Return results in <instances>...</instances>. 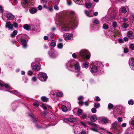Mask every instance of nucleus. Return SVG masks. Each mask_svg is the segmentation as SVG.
<instances>
[{
    "label": "nucleus",
    "instance_id": "1",
    "mask_svg": "<svg viewBox=\"0 0 134 134\" xmlns=\"http://www.w3.org/2000/svg\"><path fill=\"white\" fill-rule=\"evenodd\" d=\"M75 22L73 21V19L71 21L62 20L59 23V25L61 27V31L65 32V31H68L70 28V26H72Z\"/></svg>",
    "mask_w": 134,
    "mask_h": 134
},
{
    "label": "nucleus",
    "instance_id": "2",
    "mask_svg": "<svg viewBox=\"0 0 134 134\" xmlns=\"http://www.w3.org/2000/svg\"><path fill=\"white\" fill-rule=\"evenodd\" d=\"M75 65V69L76 70L79 71L80 66L78 63H76L75 61L74 60H70L66 64L67 68L69 70L73 68Z\"/></svg>",
    "mask_w": 134,
    "mask_h": 134
},
{
    "label": "nucleus",
    "instance_id": "3",
    "mask_svg": "<svg viewBox=\"0 0 134 134\" xmlns=\"http://www.w3.org/2000/svg\"><path fill=\"white\" fill-rule=\"evenodd\" d=\"M38 76L39 79L42 81H46L47 79L46 74L44 73L40 72L38 74Z\"/></svg>",
    "mask_w": 134,
    "mask_h": 134
},
{
    "label": "nucleus",
    "instance_id": "4",
    "mask_svg": "<svg viewBox=\"0 0 134 134\" xmlns=\"http://www.w3.org/2000/svg\"><path fill=\"white\" fill-rule=\"evenodd\" d=\"M88 52L85 50H82L79 53L80 55L82 57H86L87 59L90 58V55L88 54Z\"/></svg>",
    "mask_w": 134,
    "mask_h": 134
},
{
    "label": "nucleus",
    "instance_id": "5",
    "mask_svg": "<svg viewBox=\"0 0 134 134\" xmlns=\"http://www.w3.org/2000/svg\"><path fill=\"white\" fill-rule=\"evenodd\" d=\"M32 121L34 123H36V124L35 125V127L38 129H40L42 128L43 127L41 125L39 124V121L38 120V119L36 118H33L32 119Z\"/></svg>",
    "mask_w": 134,
    "mask_h": 134
},
{
    "label": "nucleus",
    "instance_id": "6",
    "mask_svg": "<svg viewBox=\"0 0 134 134\" xmlns=\"http://www.w3.org/2000/svg\"><path fill=\"white\" fill-rule=\"evenodd\" d=\"M32 69L36 71H38L40 69V66L38 65L35 64V63H32L31 64Z\"/></svg>",
    "mask_w": 134,
    "mask_h": 134
},
{
    "label": "nucleus",
    "instance_id": "7",
    "mask_svg": "<svg viewBox=\"0 0 134 134\" xmlns=\"http://www.w3.org/2000/svg\"><path fill=\"white\" fill-rule=\"evenodd\" d=\"M63 120L65 122H66L68 121L70 122H72L75 121L76 120L75 118H64L63 119Z\"/></svg>",
    "mask_w": 134,
    "mask_h": 134
},
{
    "label": "nucleus",
    "instance_id": "8",
    "mask_svg": "<svg viewBox=\"0 0 134 134\" xmlns=\"http://www.w3.org/2000/svg\"><path fill=\"white\" fill-rule=\"evenodd\" d=\"M129 64L130 68L134 70V59L133 58H131L129 59Z\"/></svg>",
    "mask_w": 134,
    "mask_h": 134
},
{
    "label": "nucleus",
    "instance_id": "9",
    "mask_svg": "<svg viewBox=\"0 0 134 134\" xmlns=\"http://www.w3.org/2000/svg\"><path fill=\"white\" fill-rule=\"evenodd\" d=\"M7 17V18L10 20H13L14 18V16L11 13H6Z\"/></svg>",
    "mask_w": 134,
    "mask_h": 134
},
{
    "label": "nucleus",
    "instance_id": "10",
    "mask_svg": "<svg viewBox=\"0 0 134 134\" xmlns=\"http://www.w3.org/2000/svg\"><path fill=\"white\" fill-rule=\"evenodd\" d=\"M5 27L11 30H13V25L11 24L9 21L6 23Z\"/></svg>",
    "mask_w": 134,
    "mask_h": 134
},
{
    "label": "nucleus",
    "instance_id": "11",
    "mask_svg": "<svg viewBox=\"0 0 134 134\" xmlns=\"http://www.w3.org/2000/svg\"><path fill=\"white\" fill-rule=\"evenodd\" d=\"M27 42L26 40L22 39L21 40V44L24 48H26L27 47Z\"/></svg>",
    "mask_w": 134,
    "mask_h": 134
},
{
    "label": "nucleus",
    "instance_id": "12",
    "mask_svg": "<svg viewBox=\"0 0 134 134\" xmlns=\"http://www.w3.org/2000/svg\"><path fill=\"white\" fill-rule=\"evenodd\" d=\"M97 67L95 65L93 66L91 69V71L92 73L96 72L97 71Z\"/></svg>",
    "mask_w": 134,
    "mask_h": 134
},
{
    "label": "nucleus",
    "instance_id": "13",
    "mask_svg": "<svg viewBox=\"0 0 134 134\" xmlns=\"http://www.w3.org/2000/svg\"><path fill=\"white\" fill-rule=\"evenodd\" d=\"M127 36L130 38L132 39L133 38L134 36L132 35V31H129L127 34Z\"/></svg>",
    "mask_w": 134,
    "mask_h": 134
},
{
    "label": "nucleus",
    "instance_id": "14",
    "mask_svg": "<svg viewBox=\"0 0 134 134\" xmlns=\"http://www.w3.org/2000/svg\"><path fill=\"white\" fill-rule=\"evenodd\" d=\"M72 35L69 34L65 36L64 38L66 40H69L71 39L72 37Z\"/></svg>",
    "mask_w": 134,
    "mask_h": 134
},
{
    "label": "nucleus",
    "instance_id": "15",
    "mask_svg": "<svg viewBox=\"0 0 134 134\" xmlns=\"http://www.w3.org/2000/svg\"><path fill=\"white\" fill-rule=\"evenodd\" d=\"M30 13L32 14H34L35 13L37 12V10L36 9L34 8H32L30 9Z\"/></svg>",
    "mask_w": 134,
    "mask_h": 134
},
{
    "label": "nucleus",
    "instance_id": "16",
    "mask_svg": "<svg viewBox=\"0 0 134 134\" xmlns=\"http://www.w3.org/2000/svg\"><path fill=\"white\" fill-rule=\"evenodd\" d=\"M30 1V0H24L22 2V4L25 6H27L29 4Z\"/></svg>",
    "mask_w": 134,
    "mask_h": 134
},
{
    "label": "nucleus",
    "instance_id": "17",
    "mask_svg": "<svg viewBox=\"0 0 134 134\" xmlns=\"http://www.w3.org/2000/svg\"><path fill=\"white\" fill-rule=\"evenodd\" d=\"M18 32L17 30H14L13 32L10 35V36L13 38L14 37L15 35L17 34Z\"/></svg>",
    "mask_w": 134,
    "mask_h": 134
},
{
    "label": "nucleus",
    "instance_id": "18",
    "mask_svg": "<svg viewBox=\"0 0 134 134\" xmlns=\"http://www.w3.org/2000/svg\"><path fill=\"white\" fill-rule=\"evenodd\" d=\"M0 86L2 87L5 86V87L7 88L10 89V87L8 84H4L3 85V84L2 83L0 82Z\"/></svg>",
    "mask_w": 134,
    "mask_h": 134
},
{
    "label": "nucleus",
    "instance_id": "19",
    "mask_svg": "<svg viewBox=\"0 0 134 134\" xmlns=\"http://www.w3.org/2000/svg\"><path fill=\"white\" fill-rule=\"evenodd\" d=\"M101 121L104 123L106 124L108 122L109 120L107 118L104 117L102 118Z\"/></svg>",
    "mask_w": 134,
    "mask_h": 134
},
{
    "label": "nucleus",
    "instance_id": "20",
    "mask_svg": "<svg viewBox=\"0 0 134 134\" xmlns=\"http://www.w3.org/2000/svg\"><path fill=\"white\" fill-rule=\"evenodd\" d=\"M23 27L24 29L27 30H29L31 28L27 24H25L24 25Z\"/></svg>",
    "mask_w": 134,
    "mask_h": 134
},
{
    "label": "nucleus",
    "instance_id": "21",
    "mask_svg": "<svg viewBox=\"0 0 134 134\" xmlns=\"http://www.w3.org/2000/svg\"><path fill=\"white\" fill-rule=\"evenodd\" d=\"M114 8H110L109 9L108 12L110 14H113L114 13Z\"/></svg>",
    "mask_w": 134,
    "mask_h": 134
},
{
    "label": "nucleus",
    "instance_id": "22",
    "mask_svg": "<svg viewBox=\"0 0 134 134\" xmlns=\"http://www.w3.org/2000/svg\"><path fill=\"white\" fill-rule=\"evenodd\" d=\"M120 11L121 13H125L127 12L126 8L124 7L121 8L120 9Z\"/></svg>",
    "mask_w": 134,
    "mask_h": 134
},
{
    "label": "nucleus",
    "instance_id": "23",
    "mask_svg": "<svg viewBox=\"0 0 134 134\" xmlns=\"http://www.w3.org/2000/svg\"><path fill=\"white\" fill-rule=\"evenodd\" d=\"M97 120V117L96 116L94 115L90 119L91 121L93 122H95Z\"/></svg>",
    "mask_w": 134,
    "mask_h": 134
},
{
    "label": "nucleus",
    "instance_id": "24",
    "mask_svg": "<svg viewBox=\"0 0 134 134\" xmlns=\"http://www.w3.org/2000/svg\"><path fill=\"white\" fill-rule=\"evenodd\" d=\"M83 110L81 109H79L77 110V115L78 116H80L82 114Z\"/></svg>",
    "mask_w": 134,
    "mask_h": 134
},
{
    "label": "nucleus",
    "instance_id": "25",
    "mask_svg": "<svg viewBox=\"0 0 134 134\" xmlns=\"http://www.w3.org/2000/svg\"><path fill=\"white\" fill-rule=\"evenodd\" d=\"M62 110L64 112H66L68 110V109L64 105L62 106Z\"/></svg>",
    "mask_w": 134,
    "mask_h": 134
},
{
    "label": "nucleus",
    "instance_id": "26",
    "mask_svg": "<svg viewBox=\"0 0 134 134\" xmlns=\"http://www.w3.org/2000/svg\"><path fill=\"white\" fill-rule=\"evenodd\" d=\"M41 99L42 101L44 102H47L48 100V99L45 96H42L41 97Z\"/></svg>",
    "mask_w": 134,
    "mask_h": 134
},
{
    "label": "nucleus",
    "instance_id": "27",
    "mask_svg": "<svg viewBox=\"0 0 134 134\" xmlns=\"http://www.w3.org/2000/svg\"><path fill=\"white\" fill-rule=\"evenodd\" d=\"M93 23L94 25L96 24H98L99 23V21H98V20L97 19H96L93 20Z\"/></svg>",
    "mask_w": 134,
    "mask_h": 134
},
{
    "label": "nucleus",
    "instance_id": "28",
    "mask_svg": "<svg viewBox=\"0 0 134 134\" xmlns=\"http://www.w3.org/2000/svg\"><path fill=\"white\" fill-rule=\"evenodd\" d=\"M92 4L91 3H87L85 4V5L87 8H89L91 7Z\"/></svg>",
    "mask_w": 134,
    "mask_h": 134
},
{
    "label": "nucleus",
    "instance_id": "29",
    "mask_svg": "<svg viewBox=\"0 0 134 134\" xmlns=\"http://www.w3.org/2000/svg\"><path fill=\"white\" fill-rule=\"evenodd\" d=\"M63 93L60 92H59L56 93V95L58 97H60L62 96Z\"/></svg>",
    "mask_w": 134,
    "mask_h": 134
},
{
    "label": "nucleus",
    "instance_id": "30",
    "mask_svg": "<svg viewBox=\"0 0 134 134\" xmlns=\"http://www.w3.org/2000/svg\"><path fill=\"white\" fill-rule=\"evenodd\" d=\"M10 92H12L14 94L16 95H17V96H19L20 95V93H19L17 91H15V90H14V91H13L12 92L10 91Z\"/></svg>",
    "mask_w": 134,
    "mask_h": 134
},
{
    "label": "nucleus",
    "instance_id": "31",
    "mask_svg": "<svg viewBox=\"0 0 134 134\" xmlns=\"http://www.w3.org/2000/svg\"><path fill=\"white\" fill-rule=\"evenodd\" d=\"M89 63L87 62H85L83 63V66L85 68H87L89 64Z\"/></svg>",
    "mask_w": 134,
    "mask_h": 134
},
{
    "label": "nucleus",
    "instance_id": "32",
    "mask_svg": "<svg viewBox=\"0 0 134 134\" xmlns=\"http://www.w3.org/2000/svg\"><path fill=\"white\" fill-rule=\"evenodd\" d=\"M103 28L104 29H107L108 28V25L106 24H104L103 26Z\"/></svg>",
    "mask_w": 134,
    "mask_h": 134
},
{
    "label": "nucleus",
    "instance_id": "33",
    "mask_svg": "<svg viewBox=\"0 0 134 134\" xmlns=\"http://www.w3.org/2000/svg\"><path fill=\"white\" fill-rule=\"evenodd\" d=\"M51 46L52 47H54L55 46V43L54 40H52V41Z\"/></svg>",
    "mask_w": 134,
    "mask_h": 134
},
{
    "label": "nucleus",
    "instance_id": "34",
    "mask_svg": "<svg viewBox=\"0 0 134 134\" xmlns=\"http://www.w3.org/2000/svg\"><path fill=\"white\" fill-rule=\"evenodd\" d=\"M128 103L130 105H132L134 104V102L133 100L132 99H130V100L128 102Z\"/></svg>",
    "mask_w": 134,
    "mask_h": 134
},
{
    "label": "nucleus",
    "instance_id": "35",
    "mask_svg": "<svg viewBox=\"0 0 134 134\" xmlns=\"http://www.w3.org/2000/svg\"><path fill=\"white\" fill-rule=\"evenodd\" d=\"M100 106V104L99 103H94V107L96 108H98Z\"/></svg>",
    "mask_w": 134,
    "mask_h": 134
},
{
    "label": "nucleus",
    "instance_id": "36",
    "mask_svg": "<svg viewBox=\"0 0 134 134\" xmlns=\"http://www.w3.org/2000/svg\"><path fill=\"white\" fill-rule=\"evenodd\" d=\"M117 125V123L115 122L112 125V127L113 128L115 129L116 128Z\"/></svg>",
    "mask_w": 134,
    "mask_h": 134
},
{
    "label": "nucleus",
    "instance_id": "37",
    "mask_svg": "<svg viewBox=\"0 0 134 134\" xmlns=\"http://www.w3.org/2000/svg\"><path fill=\"white\" fill-rule=\"evenodd\" d=\"M117 24L116 22L115 21L113 22L112 26L114 28H115L117 26Z\"/></svg>",
    "mask_w": 134,
    "mask_h": 134
},
{
    "label": "nucleus",
    "instance_id": "38",
    "mask_svg": "<svg viewBox=\"0 0 134 134\" xmlns=\"http://www.w3.org/2000/svg\"><path fill=\"white\" fill-rule=\"evenodd\" d=\"M59 49H61L63 47V44L61 43H59L57 45Z\"/></svg>",
    "mask_w": 134,
    "mask_h": 134
},
{
    "label": "nucleus",
    "instance_id": "39",
    "mask_svg": "<svg viewBox=\"0 0 134 134\" xmlns=\"http://www.w3.org/2000/svg\"><path fill=\"white\" fill-rule=\"evenodd\" d=\"M98 66L99 67V68H100L101 69L103 67V65L100 62H98Z\"/></svg>",
    "mask_w": 134,
    "mask_h": 134
},
{
    "label": "nucleus",
    "instance_id": "40",
    "mask_svg": "<svg viewBox=\"0 0 134 134\" xmlns=\"http://www.w3.org/2000/svg\"><path fill=\"white\" fill-rule=\"evenodd\" d=\"M113 105L111 103H109L108 105V107L109 109H111L113 108Z\"/></svg>",
    "mask_w": 134,
    "mask_h": 134
},
{
    "label": "nucleus",
    "instance_id": "41",
    "mask_svg": "<svg viewBox=\"0 0 134 134\" xmlns=\"http://www.w3.org/2000/svg\"><path fill=\"white\" fill-rule=\"evenodd\" d=\"M49 54L51 57L52 58L54 57V53L52 52H49Z\"/></svg>",
    "mask_w": 134,
    "mask_h": 134
},
{
    "label": "nucleus",
    "instance_id": "42",
    "mask_svg": "<svg viewBox=\"0 0 134 134\" xmlns=\"http://www.w3.org/2000/svg\"><path fill=\"white\" fill-rule=\"evenodd\" d=\"M127 24L125 23H124L122 25V27L124 28H126L128 27Z\"/></svg>",
    "mask_w": 134,
    "mask_h": 134
},
{
    "label": "nucleus",
    "instance_id": "43",
    "mask_svg": "<svg viewBox=\"0 0 134 134\" xmlns=\"http://www.w3.org/2000/svg\"><path fill=\"white\" fill-rule=\"evenodd\" d=\"M96 109L94 108H93L91 109L92 112L93 113H96Z\"/></svg>",
    "mask_w": 134,
    "mask_h": 134
},
{
    "label": "nucleus",
    "instance_id": "44",
    "mask_svg": "<svg viewBox=\"0 0 134 134\" xmlns=\"http://www.w3.org/2000/svg\"><path fill=\"white\" fill-rule=\"evenodd\" d=\"M85 13L86 15L88 16H90L89 15L90 12L87 10H86L85 11Z\"/></svg>",
    "mask_w": 134,
    "mask_h": 134
},
{
    "label": "nucleus",
    "instance_id": "45",
    "mask_svg": "<svg viewBox=\"0 0 134 134\" xmlns=\"http://www.w3.org/2000/svg\"><path fill=\"white\" fill-rule=\"evenodd\" d=\"M130 48L132 50H134V44H131L130 46Z\"/></svg>",
    "mask_w": 134,
    "mask_h": 134
},
{
    "label": "nucleus",
    "instance_id": "46",
    "mask_svg": "<svg viewBox=\"0 0 134 134\" xmlns=\"http://www.w3.org/2000/svg\"><path fill=\"white\" fill-rule=\"evenodd\" d=\"M82 118L83 119H85L87 116V115L85 113L82 114Z\"/></svg>",
    "mask_w": 134,
    "mask_h": 134
},
{
    "label": "nucleus",
    "instance_id": "47",
    "mask_svg": "<svg viewBox=\"0 0 134 134\" xmlns=\"http://www.w3.org/2000/svg\"><path fill=\"white\" fill-rule=\"evenodd\" d=\"M13 25H14V27L16 28L18 27V24L17 23H13Z\"/></svg>",
    "mask_w": 134,
    "mask_h": 134
},
{
    "label": "nucleus",
    "instance_id": "48",
    "mask_svg": "<svg viewBox=\"0 0 134 134\" xmlns=\"http://www.w3.org/2000/svg\"><path fill=\"white\" fill-rule=\"evenodd\" d=\"M33 74L31 70L28 71V75L31 76Z\"/></svg>",
    "mask_w": 134,
    "mask_h": 134
},
{
    "label": "nucleus",
    "instance_id": "49",
    "mask_svg": "<svg viewBox=\"0 0 134 134\" xmlns=\"http://www.w3.org/2000/svg\"><path fill=\"white\" fill-rule=\"evenodd\" d=\"M129 51L128 49L127 48H125L124 49V52L125 53H127Z\"/></svg>",
    "mask_w": 134,
    "mask_h": 134
},
{
    "label": "nucleus",
    "instance_id": "50",
    "mask_svg": "<svg viewBox=\"0 0 134 134\" xmlns=\"http://www.w3.org/2000/svg\"><path fill=\"white\" fill-rule=\"evenodd\" d=\"M95 100L97 101H100V99L99 98V97L98 96H97L96 98H95Z\"/></svg>",
    "mask_w": 134,
    "mask_h": 134
},
{
    "label": "nucleus",
    "instance_id": "51",
    "mask_svg": "<svg viewBox=\"0 0 134 134\" xmlns=\"http://www.w3.org/2000/svg\"><path fill=\"white\" fill-rule=\"evenodd\" d=\"M42 107L45 110H46L47 109V108L45 105L44 104H42Z\"/></svg>",
    "mask_w": 134,
    "mask_h": 134
},
{
    "label": "nucleus",
    "instance_id": "52",
    "mask_svg": "<svg viewBox=\"0 0 134 134\" xmlns=\"http://www.w3.org/2000/svg\"><path fill=\"white\" fill-rule=\"evenodd\" d=\"M3 8L0 6V13H2L3 11Z\"/></svg>",
    "mask_w": 134,
    "mask_h": 134
},
{
    "label": "nucleus",
    "instance_id": "53",
    "mask_svg": "<svg viewBox=\"0 0 134 134\" xmlns=\"http://www.w3.org/2000/svg\"><path fill=\"white\" fill-rule=\"evenodd\" d=\"M84 102L82 101H80L78 102V103L79 104L81 105H82L83 104Z\"/></svg>",
    "mask_w": 134,
    "mask_h": 134
},
{
    "label": "nucleus",
    "instance_id": "54",
    "mask_svg": "<svg viewBox=\"0 0 134 134\" xmlns=\"http://www.w3.org/2000/svg\"><path fill=\"white\" fill-rule=\"evenodd\" d=\"M32 80L34 82L36 81H37V79L35 77H33L32 78Z\"/></svg>",
    "mask_w": 134,
    "mask_h": 134
},
{
    "label": "nucleus",
    "instance_id": "55",
    "mask_svg": "<svg viewBox=\"0 0 134 134\" xmlns=\"http://www.w3.org/2000/svg\"><path fill=\"white\" fill-rule=\"evenodd\" d=\"M79 129V127H76L74 130V131L75 132H77L79 131L78 130H77V129L78 130Z\"/></svg>",
    "mask_w": 134,
    "mask_h": 134
},
{
    "label": "nucleus",
    "instance_id": "56",
    "mask_svg": "<svg viewBox=\"0 0 134 134\" xmlns=\"http://www.w3.org/2000/svg\"><path fill=\"white\" fill-rule=\"evenodd\" d=\"M38 8L39 10H41L42 9V6L39 5L38 6Z\"/></svg>",
    "mask_w": 134,
    "mask_h": 134
},
{
    "label": "nucleus",
    "instance_id": "57",
    "mask_svg": "<svg viewBox=\"0 0 134 134\" xmlns=\"http://www.w3.org/2000/svg\"><path fill=\"white\" fill-rule=\"evenodd\" d=\"M122 119L120 117H119L118 118V121L119 122H121L122 121Z\"/></svg>",
    "mask_w": 134,
    "mask_h": 134
},
{
    "label": "nucleus",
    "instance_id": "58",
    "mask_svg": "<svg viewBox=\"0 0 134 134\" xmlns=\"http://www.w3.org/2000/svg\"><path fill=\"white\" fill-rule=\"evenodd\" d=\"M72 57L75 58H77L76 55L75 53H73L72 55Z\"/></svg>",
    "mask_w": 134,
    "mask_h": 134
},
{
    "label": "nucleus",
    "instance_id": "59",
    "mask_svg": "<svg viewBox=\"0 0 134 134\" xmlns=\"http://www.w3.org/2000/svg\"><path fill=\"white\" fill-rule=\"evenodd\" d=\"M83 98V96H80L78 97V100H80L82 99Z\"/></svg>",
    "mask_w": 134,
    "mask_h": 134
},
{
    "label": "nucleus",
    "instance_id": "60",
    "mask_svg": "<svg viewBox=\"0 0 134 134\" xmlns=\"http://www.w3.org/2000/svg\"><path fill=\"white\" fill-rule=\"evenodd\" d=\"M33 104L34 105L36 106L37 107H38L39 106V105L38 104V103L37 102H34L33 103Z\"/></svg>",
    "mask_w": 134,
    "mask_h": 134
},
{
    "label": "nucleus",
    "instance_id": "61",
    "mask_svg": "<svg viewBox=\"0 0 134 134\" xmlns=\"http://www.w3.org/2000/svg\"><path fill=\"white\" fill-rule=\"evenodd\" d=\"M70 14H71V15H72L73 16H74V12H70Z\"/></svg>",
    "mask_w": 134,
    "mask_h": 134
},
{
    "label": "nucleus",
    "instance_id": "62",
    "mask_svg": "<svg viewBox=\"0 0 134 134\" xmlns=\"http://www.w3.org/2000/svg\"><path fill=\"white\" fill-rule=\"evenodd\" d=\"M126 126V124L125 123L122 124V126L123 127H125Z\"/></svg>",
    "mask_w": 134,
    "mask_h": 134
},
{
    "label": "nucleus",
    "instance_id": "63",
    "mask_svg": "<svg viewBox=\"0 0 134 134\" xmlns=\"http://www.w3.org/2000/svg\"><path fill=\"white\" fill-rule=\"evenodd\" d=\"M80 134H86V132L83 131H82L80 132Z\"/></svg>",
    "mask_w": 134,
    "mask_h": 134
},
{
    "label": "nucleus",
    "instance_id": "64",
    "mask_svg": "<svg viewBox=\"0 0 134 134\" xmlns=\"http://www.w3.org/2000/svg\"><path fill=\"white\" fill-rule=\"evenodd\" d=\"M124 134H130L128 130H127L124 133Z\"/></svg>",
    "mask_w": 134,
    "mask_h": 134
}]
</instances>
